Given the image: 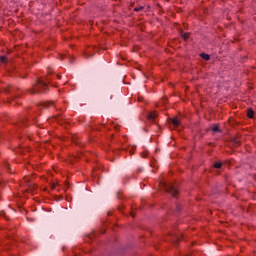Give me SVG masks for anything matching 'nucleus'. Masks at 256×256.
<instances>
[{
	"label": "nucleus",
	"instance_id": "obj_1",
	"mask_svg": "<svg viewBox=\"0 0 256 256\" xmlns=\"http://www.w3.org/2000/svg\"><path fill=\"white\" fill-rule=\"evenodd\" d=\"M47 83H49V78L47 81L38 80L34 85L33 88L30 90L32 94L35 93H46L47 92Z\"/></svg>",
	"mask_w": 256,
	"mask_h": 256
},
{
	"label": "nucleus",
	"instance_id": "obj_2",
	"mask_svg": "<svg viewBox=\"0 0 256 256\" xmlns=\"http://www.w3.org/2000/svg\"><path fill=\"white\" fill-rule=\"evenodd\" d=\"M162 187L164 189V191H166V193H171L172 197H177L179 190H177V186L173 185V184H166L163 183Z\"/></svg>",
	"mask_w": 256,
	"mask_h": 256
},
{
	"label": "nucleus",
	"instance_id": "obj_3",
	"mask_svg": "<svg viewBox=\"0 0 256 256\" xmlns=\"http://www.w3.org/2000/svg\"><path fill=\"white\" fill-rule=\"evenodd\" d=\"M21 185H25L28 189H31V179L27 176L24 177L23 181L21 182Z\"/></svg>",
	"mask_w": 256,
	"mask_h": 256
},
{
	"label": "nucleus",
	"instance_id": "obj_4",
	"mask_svg": "<svg viewBox=\"0 0 256 256\" xmlns=\"http://www.w3.org/2000/svg\"><path fill=\"white\" fill-rule=\"evenodd\" d=\"M51 105H54V102H44L39 104V109H49V107H51Z\"/></svg>",
	"mask_w": 256,
	"mask_h": 256
},
{
	"label": "nucleus",
	"instance_id": "obj_5",
	"mask_svg": "<svg viewBox=\"0 0 256 256\" xmlns=\"http://www.w3.org/2000/svg\"><path fill=\"white\" fill-rule=\"evenodd\" d=\"M182 239H183V236L173 235L172 236V243H174V245H177L179 243V241H181Z\"/></svg>",
	"mask_w": 256,
	"mask_h": 256
},
{
	"label": "nucleus",
	"instance_id": "obj_6",
	"mask_svg": "<svg viewBox=\"0 0 256 256\" xmlns=\"http://www.w3.org/2000/svg\"><path fill=\"white\" fill-rule=\"evenodd\" d=\"M254 116H255V111H253V108H248L247 117H249V119H253Z\"/></svg>",
	"mask_w": 256,
	"mask_h": 256
},
{
	"label": "nucleus",
	"instance_id": "obj_7",
	"mask_svg": "<svg viewBox=\"0 0 256 256\" xmlns=\"http://www.w3.org/2000/svg\"><path fill=\"white\" fill-rule=\"evenodd\" d=\"M147 117L149 121H154L155 118L157 117V112H150Z\"/></svg>",
	"mask_w": 256,
	"mask_h": 256
},
{
	"label": "nucleus",
	"instance_id": "obj_8",
	"mask_svg": "<svg viewBox=\"0 0 256 256\" xmlns=\"http://www.w3.org/2000/svg\"><path fill=\"white\" fill-rule=\"evenodd\" d=\"M172 125H174V127H179V125H181V122L179 121V118H173L172 119Z\"/></svg>",
	"mask_w": 256,
	"mask_h": 256
},
{
	"label": "nucleus",
	"instance_id": "obj_9",
	"mask_svg": "<svg viewBox=\"0 0 256 256\" xmlns=\"http://www.w3.org/2000/svg\"><path fill=\"white\" fill-rule=\"evenodd\" d=\"M200 57L204 59L205 61H209L211 59V56L209 54L201 53Z\"/></svg>",
	"mask_w": 256,
	"mask_h": 256
},
{
	"label": "nucleus",
	"instance_id": "obj_10",
	"mask_svg": "<svg viewBox=\"0 0 256 256\" xmlns=\"http://www.w3.org/2000/svg\"><path fill=\"white\" fill-rule=\"evenodd\" d=\"M18 125L19 126L24 125V127H27V118H21Z\"/></svg>",
	"mask_w": 256,
	"mask_h": 256
},
{
	"label": "nucleus",
	"instance_id": "obj_11",
	"mask_svg": "<svg viewBox=\"0 0 256 256\" xmlns=\"http://www.w3.org/2000/svg\"><path fill=\"white\" fill-rule=\"evenodd\" d=\"M213 133H221V129H219V125H214L212 128Z\"/></svg>",
	"mask_w": 256,
	"mask_h": 256
},
{
	"label": "nucleus",
	"instance_id": "obj_12",
	"mask_svg": "<svg viewBox=\"0 0 256 256\" xmlns=\"http://www.w3.org/2000/svg\"><path fill=\"white\" fill-rule=\"evenodd\" d=\"M214 167H215V169H221V167H223V163L216 162V163H214Z\"/></svg>",
	"mask_w": 256,
	"mask_h": 256
},
{
	"label": "nucleus",
	"instance_id": "obj_13",
	"mask_svg": "<svg viewBox=\"0 0 256 256\" xmlns=\"http://www.w3.org/2000/svg\"><path fill=\"white\" fill-rule=\"evenodd\" d=\"M181 35H182V38L185 40V41H187V39H189V33H181Z\"/></svg>",
	"mask_w": 256,
	"mask_h": 256
},
{
	"label": "nucleus",
	"instance_id": "obj_14",
	"mask_svg": "<svg viewBox=\"0 0 256 256\" xmlns=\"http://www.w3.org/2000/svg\"><path fill=\"white\" fill-rule=\"evenodd\" d=\"M145 8L143 6H139L134 8V11L139 12V11H143Z\"/></svg>",
	"mask_w": 256,
	"mask_h": 256
},
{
	"label": "nucleus",
	"instance_id": "obj_15",
	"mask_svg": "<svg viewBox=\"0 0 256 256\" xmlns=\"http://www.w3.org/2000/svg\"><path fill=\"white\" fill-rule=\"evenodd\" d=\"M0 61H1V63H5V61H7V57L1 56Z\"/></svg>",
	"mask_w": 256,
	"mask_h": 256
},
{
	"label": "nucleus",
	"instance_id": "obj_16",
	"mask_svg": "<svg viewBox=\"0 0 256 256\" xmlns=\"http://www.w3.org/2000/svg\"><path fill=\"white\" fill-rule=\"evenodd\" d=\"M4 167H5V169H9V163L5 162Z\"/></svg>",
	"mask_w": 256,
	"mask_h": 256
},
{
	"label": "nucleus",
	"instance_id": "obj_17",
	"mask_svg": "<svg viewBox=\"0 0 256 256\" xmlns=\"http://www.w3.org/2000/svg\"><path fill=\"white\" fill-rule=\"evenodd\" d=\"M0 217H5V212L1 211L0 212Z\"/></svg>",
	"mask_w": 256,
	"mask_h": 256
},
{
	"label": "nucleus",
	"instance_id": "obj_18",
	"mask_svg": "<svg viewBox=\"0 0 256 256\" xmlns=\"http://www.w3.org/2000/svg\"><path fill=\"white\" fill-rule=\"evenodd\" d=\"M142 157H144V158H145V157H147V154H145V155H142Z\"/></svg>",
	"mask_w": 256,
	"mask_h": 256
},
{
	"label": "nucleus",
	"instance_id": "obj_19",
	"mask_svg": "<svg viewBox=\"0 0 256 256\" xmlns=\"http://www.w3.org/2000/svg\"><path fill=\"white\" fill-rule=\"evenodd\" d=\"M58 79H61V76H58Z\"/></svg>",
	"mask_w": 256,
	"mask_h": 256
},
{
	"label": "nucleus",
	"instance_id": "obj_20",
	"mask_svg": "<svg viewBox=\"0 0 256 256\" xmlns=\"http://www.w3.org/2000/svg\"><path fill=\"white\" fill-rule=\"evenodd\" d=\"M0 185H3V184L0 182Z\"/></svg>",
	"mask_w": 256,
	"mask_h": 256
}]
</instances>
